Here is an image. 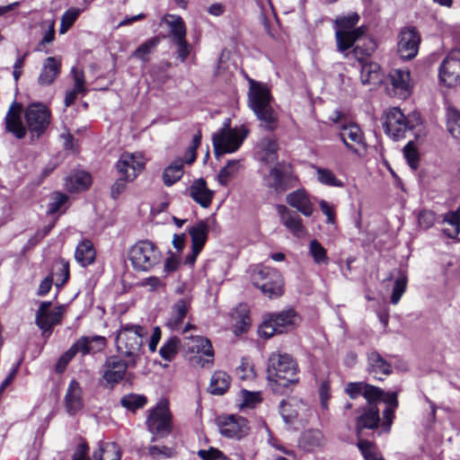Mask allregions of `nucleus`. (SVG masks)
Wrapping results in <instances>:
<instances>
[{
	"instance_id": "aec40b11",
	"label": "nucleus",
	"mask_w": 460,
	"mask_h": 460,
	"mask_svg": "<svg viewBox=\"0 0 460 460\" xmlns=\"http://www.w3.org/2000/svg\"><path fill=\"white\" fill-rule=\"evenodd\" d=\"M380 423L379 409L376 404H367L356 419L355 429L358 437L364 429H376Z\"/></svg>"
},
{
	"instance_id": "680f3d73",
	"label": "nucleus",
	"mask_w": 460,
	"mask_h": 460,
	"mask_svg": "<svg viewBox=\"0 0 460 460\" xmlns=\"http://www.w3.org/2000/svg\"><path fill=\"white\" fill-rule=\"evenodd\" d=\"M365 382H349L345 386V393L350 399L355 400L359 396H364Z\"/></svg>"
},
{
	"instance_id": "cd10ccee",
	"label": "nucleus",
	"mask_w": 460,
	"mask_h": 460,
	"mask_svg": "<svg viewBox=\"0 0 460 460\" xmlns=\"http://www.w3.org/2000/svg\"><path fill=\"white\" fill-rule=\"evenodd\" d=\"M394 279V284L391 296V303L397 305L407 288V276L401 269L393 270L385 280Z\"/></svg>"
},
{
	"instance_id": "4d7b16f0",
	"label": "nucleus",
	"mask_w": 460,
	"mask_h": 460,
	"mask_svg": "<svg viewBox=\"0 0 460 460\" xmlns=\"http://www.w3.org/2000/svg\"><path fill=\"white\" fill-rule=\"evenodd\" d=\"M404 157L411 169L416 170L419 166V153L412 141H410L403 147Z\"/></svg>"
},
{
	"instance_id": "c85d7f7f",
	"label": "nucleus",
	"mask_w": 460,
	"mask_h": 460,
	"mask_svg": "<svg viewBox=\"0 0 460 460\" xmlns=\"http://www.w3.org/2000/svg\"><path fill=\"white\" fill-rule=\"evenodd\" d=\"M209 231L208 219L201 220L192 226L189 227L188 233L191 238L192 248H197L202 251L207 240Z\"/></svg>"
},
{
	"instance_id": "bb28decb",
	"label": "nucleus",
	"mask_w": 460,
	"mask_h": 460,
	"mask_svg": "<svg viewBox=\"0 0 460 460\" xmlns=\"http://www.w3.org/2000/svg\"><path fill=\"white\" fill-rule=\"evenodd\" d=\"M282 224L295 235L300 237L305 234V228L303 226L301 217L287 207L280 205L278 207Z\"/></svg>"
},
{
	"instance_id": "603ef678",
	"label": "nucleus",
	"mask_w": 460,
	"mask_h": 460,
	"mask_svg": "<svg viewBox=\"0 0 460 460\" xmlns=\"http://www.w3.org/2000/svg\"><path fill=\"white\" fill-rule=\"evenodd\" d=\"M317 180L324 185L332 186V187H343V182L337 179L334 173L325 168L317 167L316 168Z\"/></svg>"
},
{
	"instance_id": "a18cd8bd",
	"label": "nucleus",
	"mask_w": 460,
	"mask_h": 460,
	"mask_svg": "<svg viewBox=\"0 0 460 460\" xmlns=\"http://www.w3.org/2000/svg\"><path fill=\"white\" fill-rule=\"evenodd\" d=\"M146 402V396L136 394H126L120 399L121 405L131 411L143 408Z\"/></svg>"
},
{
	"instance_id": "bf43d9fd",
	"label": "nucleus",
	"mask_w": 460,
	"mask_h": 460,
	"mask_svg": "<svg viewBox=\"0 0 460 460\" xmlns=\"http://www.w3.org/2000/svg\"><path fill=\"white\" fill-rule=\"evenodd\" d=\"M279 412L286 423H291L297 416V411L289 402L281 401Z\"/></svg>"
},
{
	"instance_id": "4c0bfd02",
	"label": "nucleus",
	"mask_w": 460,
	"mask_h": 460,
	"mask_svg": "<svg viewBox=\"0 0 460 460\" xmlns=\"http://www.w3.org/2000/svg\"><path fill=\"white\" fill-rule=\"evenodd\" d=\"M258 148L261 153V159L265 163H273L278 159L277 150L278 143L272 137H263L258 144Z\"/></svg>"
},
{
	"instance_id": "4468645a",
	"label": "nucleus",
	"mask_w": 460,
	"mask_h": 460,
	"mask_svg": "<svg viewBox=\"0 0 460 460\" xmlns=\"http://www.w3.org/2000/svg\"><path fill=\"white\" fill-rule=\"evenodd\" d=\"M146 163L143 156L137 153H123L116 164L118 172L127 179L133 181L144 170Z\"/></svg>"
},
{
	"instance_id": "2f4dec72",
	"label": "nucleus",
	"mask_w": 460,
	"mask_h": 460,
	"mask_svg": "<svg viewBox=\"0 0 460 460\" xmlns=\"http://www.w3.org/2000/svg\"><path fill=\"white\" fill-rule=\"evenodd\" d=\"M231 377L222 370L215 371L211 376L208 391L214 395H223L230 387Z\"/></svg>"
},
{
	"instance_id": "052dcab7",
	"label": "nucleus",
	"mask_w": 460,
	"mask_h": 460,
	"mask_svg": "<svg viewBox=\"0 0 460 460\" xmlns=\"http://www.w3.org/2000/svg\"><path fill=\"white\" fill-rule=\"evenodd\" d=\"M160 26L164 29H184V22L179 15L166 14L161 21Z\"/></svg>"
},
{
	"instance_id": "f8f14e48",
	"label": "nucleus",
	"mask_w": 460,
	"mask_h": 460,
	"mask_svg": "<svg viewBox=\"0 0 460 460\" xmlns=\"http://www.w3.org/2000/svg\"><path fill=\"white\" fill-rule=\"evenodd\" d=\"M51 301L41 302L35 314V323L41 330V334L45 338L51 334L55 325L61 323L66 311V306L63 305L51 311Z\"/></svg>"
},
{
	"instance_id": "9b49d317",
	"label": "nucleus",
	"mask_w": 460,
	"mask_h": 460,
	"mask_svg": "<svg viewBox=\"0 0 460 460\" xmlns=\"http://www.w3.org/2000/svg\"><path fill=\"white\" fill-rule=\"evenodd\" d=\"M296 314L288 309L278 314H270L264 317L260 325L259 333L264 338H271L275 334L283 333L292 329L296 324Z\"/></svg>"
},
{
	"instance_id": "8fccbe9b",
	"label": "nucleus",
	"mask_w": 460,
	"mask_h": 460,
	"mask_svg": "<svg viewBox=\"0 0 460 460\" xmlns=\"http://www.w3.org/2000/svg\"><path fill=\"white\" fill-rule=\"evenodd\" d=\"M309 252L316 264H328L326 249L315 239L309 243Z\"/></svg>"
},
{
	"instance_id": "79ce46f5",
	"label": "nucleus",
	"mask_w": 460,
	"mask_h": 460,
	"mask_svg": "<svg viewBox=\"0 0 460 460\" xmlns=\"http://www.w3.org/2000/svg\"><path fill=\"white\" fill-rule=\"evenodd\" d=\"M56 278V286L63 287L69 279V262L64 259H58L54 262L53 273L51 275Z\"/></svg>"
},
{
	"instance_id": "473e14b6",
	"label": "nucleus",
	"mask_w": 460,
	"mask_h": 460,
	"mask_svg": "<svg viewBox=\"0 0 460 460\" xmlns=\"http://www.w3.org/2000/svg\"><path fill=\"white\" fill-rule=\"evenodd\" d=\"M121 451L115 442H99V447L93 453V460H120Z\"/></svg>"
},
{
	"instance_id": "ea45409f",
	"label": "nucleus",
	"mask_w": 460,
	"mask_h": 460,
	"mask_svg": "<svg viewBox=\"0 0 460 460\" xmlns=\"http://www.w3.org/2000/svg\"><path fill=\"white\" fill-rule=\"evenodd\" d=\"M265 180L267 181V186L276 192L281 193L288 189L284 173L278 167H272Z\"/></svg>"
},
{
	"instance_id": "0e129e2a",
	"label": "nucleus",
	"mask_w": 460,
	"mask_h": 460,
	"mask_svg": "<svg viewBox=\"0 0 460 460\" xmlns=\"http://www.w3.org/2000/svg\"><path fill=\"white\" fill-rule=\"evenodd\" d=\"M419 225L424 229L430 228L436 221V215L430 210H421L418 217Z\"/></svg>"
},
{
	"instance_id": "e2e57ef3",
	"label": "nucleus",
	"mask_w": 460,
	"mask_h": 460,
	"mask_svg": "<svg viewBox=\"0 0 460 460\" xmlns=\"http://www.w3.org/2000/svg\"><path fill=\"white\" fill-rule=\"evenodd\" d=\"M66 200V195L60 192L53 193L51 201L48 205V213L51 215L57 213Z\"/></svg>"
},
{
	"instance_id": "423d86ee",
	"label": "nucleus",
	"mask_w": 460,
	"mask_h": 460,
	"mask_svg": "<svg viewBox=\"0 0 460 460\" xmlns=\"http://www.w3.org/2000/svg\"><path fill=\"white\" fill-rule=\"evenodd\" d=\"M128 258L135 270L147 272L160 263L162 253L153 242L141 240L129 248Z\"/></svg>"
},
{
	"instance_id": "39448f33",
	"label": "nucleus",
	"mask_w": 460,
	"mask_h": 460,
	"mask_svg": "<svg viewBox=\"0 0 460 460\" xmlns=\"http://www.w3.org/2000/svg\"><path fill=\"white\" fill-rule=\"evenodd\" d=\"M249 133V128L244 125L231 128L230 120L227 119L224 127L212 137L215 155L218 157L237 151Z\"/></svg>"
},
{
	"instance_id": "5fc2aeb1",
	"label": "nucleus",
	"mask_w": 460,
	"mask_h": 460,
	"mask_svg": "<svg viewBox=\"0 0 460 460\" xmlns=\"http://www.w3.org/2000/svg\"><path fill=\"white\" fill-rule=\"evenodd\" d=\"M363 392V397L367 400V404H376V402L382 401V397L385 394L381 388L367 383Z\"/></svg>"
},
{
	"instance_id": "09e8293b",
	"label": "nucleus",
	"mask_w": 460,
	"mask_h": 460,
	"mask_svg": "<svg viewBox=\"0 0 460 460\" xmlns=\"http://www.w3.org/2000/svg\"><path fill=\"white\" fill-rule=\"evenodd\" d=\"M240 168L239 161H229L218 172L217 179L221 185L226 186L234 177Z\"/></svg>"
},
{
	"instance_id": "f704fd0d",
	"label": "nucleus",
	"mask_w": 460,
	"mask_h": 460,
	"mask_svg": "<svg viewBox=\"0 0 460 460\" xmlns=\"http://www.w3.org/2000/svg\"><path fill=\"white\" fill-rule=\"evenodd\" d=\"M183 160L178 158L164 170L163 182L165 186H172L181 180L183 175Z\"/></svg>"
},
{
	"instance_id": "393cba45",
	"label": "nucleus",
	"mask_w": 460,
	"mask_h": 460,
	"mask_svg": "<svg viewBox=\"0 0 460 460\" xmlns=\"http://www.w3.org/2000/svg\"><path fill=\"white\" fill-rule=\"evenodd\" d=\"M191 305L190 298H181L177 300L171 307L170 316L165 325L172 330H176L183 323Z\"/></svg>"
},
{
	"instance_id": "6e6d98bb",
	"label": "nucleus",
	"mask_w": 460,
	"mask_h": 460,
	"mask_svg": "<svg viewBox=\"0 0 460 460\" xmlns=\"http://www.w3.org/2000/svg\"><path fill=\"white\" fill-rule=\"evenodd\" d=\"M159 40L152 38L142 43L132 54L133 57L146 60V56L157 46Z\"/></svg>"
},
{
	"instance_id": "e433bc0d",
	"label": "nucleus",
	"mask_w": 460,
	"mask_h": 460,
	"mask_svg": "<svg viewBox=\"0 0 460 460\" xmlns=\"http://www.w3.org/2000/svg\"><path fill=\"white\" fill-rule=\"evenodd\" d=\"M380 66L376 63H366L360 70V80L363 84H377L382 82Z\"/></svg>"
},
{
	"instance_id": "49530a36",
	"label": "nucleus",
	"mask_w": 460,
	"mask_h": 460,
	"mask_svg": "<svg viewBox=\"0 0 460 460\" xmlns=\"http://www.w3.org/2000/svg\"><path fill=\"white\" fill-rule=\"evenodd\" d=\"M147 453H148V456L154 460H158L161 457L169 459V458H173V457L177 456V451L175 448L170 447H167L164 445H163V446H157V445L149 446L147 447Z\"/></svg>"
},
{
	"instance_id": "20e7f679",
	"label": "nucleus",
	"mask_w": 460,
	"mask_h": 460,
	"mask_svg": "<svg viewBox=\"0 0 460 460\" xmlns=\"http://www.w3.org/2000/svg\"><path fill=\"white\" fill-rule=\"evenodd\" d=\"M144 327L137 324H124L116 337L117 350L130 358V365L136 366L143 345V338L146 335Z\"/></svg>"
},
{
	"instance_id": "774afa93",
	"label": "nucleus",
	"mask_w": 460,
	"mask_h": 460,
	"mask_svg": "<svg viewBox=\"0 0 460 460\" xmlns=\"http://www.w3.org/2000/svg\"><path fill=\"white\" fill-rule=\"evenodd\" d=\"M80 13V10L78 8H70L68 9L61 18V28L60 29H69L77 19Z\"/></svg>"
},
{
	"instance_id": "1a4fd4ad",
	"label": "nucleus",
	"mask_w": 460,
	"mask_h": 460,
	"mask_svg": "<svg viewBox=\"0 0 460 460\" xmlns=\"http://www.w3.org/2000/svg\"><path fill=\"white\" fill-rule=\"evenodd\" d=\"M252 284L270 298L283 294V279L279 271L275 269L259 265L251 275Z\"/></svg>"
},
{
	"instance_id": "f257e3e1",
	"label": "nucleus",
	"mask_w": 460,
	"mask_h": 460,
	"mask_svg": "<svg viewBox=\"0 0 460 460\" xmlns=\"http://www.w3.org/2000/svg\"><path fill=\"white\" fill-rule=\"evenodd\" d=\"M22 105L13 102L5 115V130L16 138L22 139L27 131L31 140L39 139L48 129L51 121V112L43 103H31L24 111L26 126L22 120Z\"/></svg>"
},
{
	"instance_id": "6e6552de",
	"label": "nucleus",
	"mask_w": 460,
	"mask_h": 460,
	"mask_svg": "<svg viewBox=\"0 0 460 460\" xmlns=\"http://www.w3.org/2000/svg\"><path fill=\"white\" fill-rule=\"evenodd\" d=\"M365 31H336L338 50L344 52L354 47L356 56H370L376 48L375 40L364 33Z\"/></svg>"
},
{
	"instance_id": "f3484780",
	"label": "nucleus",
	"mask_w": 460,
	"mask_h": 460,
	"mask_svg": "<svg viewBox=\"0 0 460 460\" xmlns=\"http://www.w3.org/2000/svg\"><path fill=\"white\" fill-rule=\"evenodd\" d=\"M339 136L346 147L354 154L366 151L367 145L360 128L353 123L343 125Z\"/></svg>"
},
{
	"instance_id": "864d4df0",
	"label": "nucleus",
	"mask_w": 460,
	"mask_h": 460,
	"mask_svg": "<svg viewBox=\"0 0 460 460\" xmlns=\"http://www.w3.org/2000/svg\"><path fill=\"white\" fill-rule=\"evenodd\" d=\"M357 446L365 460H385L374 450L375 445L373 442L360 438Z\"/></svg>"
},
{
	"instance_id": "9d476101",
	"label": "nucleus",
	"mask_w": 460,
	"mask_h": 460,
	"mask_svg": "<svg viewBox=\"0 0 460 460\" xmlns=\"http://www.w3.org/2000/svg\"><path fill=\"white\" fill-rule=\"evenodd\" d=\"M146 425L152 434L151 442L164 438L172 432V414L166 402H158L149 411Z\"/></svg>"
},
{
	"instance_id": "412c9836",
	"label": "nucleus",
	"mask_w": 460,
	"mask_h": 460,
	"mask_svg": "<svg viewBox=\"0 0 460 460\" xmlns=\"http://www.w3.org/2000/svg\"><path fill=\"white\" fill-rule=\"evenodd\" d=\"M388 78L394 95L401 99H405L410 95L411 85L409 70L393 69L390 71Z\"/></svg>"
},
{
	"instance_id": "0eeeda50",
	"label": "nucleus",
	"mask_w": 460,
	"mask_h": 460,
	"mask_svg": "<svg viewBox=\"0 0 460 460\" xmlns=\"http://www.w3.org/2000/svg\"><path fill=\"white\" fill-rule=\"evenodd\" d=\"M421 124L420 117L416 114L405 116L401 109L393 107L385 111L383 127L385 133L394 140L405 137L407 131L414 129Z\"/></svg>"
},
{
	"instance_id": "3c124183",
	"label": "nucleus",
	"mask_w": 460,
	"mask_h": 460,
	"mask_svg": "<svg viewBox=\"0 0 460 460\" xmlns=\"http://www.w3.org/2000/svg\"><path fill=\"white\" fill-rule=\"evenodd\" d=\"M444 222L452 226L453 229H445L444 233L450 238H456L460 233V208L445 215Z\"/></svg>"
},
{
	"instance_id": "a878e982",
	"label": "nucleus",
	"mask_w": 460,
	"mask_h": 460,
	"mask_svg": "<svg viewBox=\"0 0 460 460\" xmlns=\"http://www.w3.org/2000/svg\"><path fill=\"white\" fill-rule=\"evenodd\" d=\"M287 203L303 214L305 217H310L314 212V204L308 194L304 190H296L286 197Z\"/></svg>"
},
{
	"instance_id": "f03ea898",
	"label": "nucleus",
	"mask_w": 460,
	"mask_h": 460,
	"mask_svg": "<svg viewBox=\"0 0 460 460\" xmlns=\"http://www.w3.org/2000/svg\"><path fill=\"white\" fill-rule=\"evenodd\" d=\"M268 379L274 384L273 390L281 393V388L297 382V364L288 354L274 352L269 358Z\"/></svg>"
},
{
	"instance_id": "dca6fc26",
	"label": "nucleus",
	"mask_w": 460,
	"mask_h": 460,
	"mask_svg": "<svg viewBox=\"0 0 460 460\" xmlns=\"http://www.w3.org/2000/svg\"><path fill=\"white\" fill-rule=\"evenodd\" d=\"M439 77L449 87L460 84V50L451 51L443 60Z\"/></svg>"
},
{
	"instance_id": "b1692460",
	"label": "nucleus",
	"mask_w": 460,
	"mask_h": 460,
	"mask_svg": "<svg viewBox=\"0 0 460 460\" xmlns=\"http://www.w3.org/2000/svg\"><path fill=\"white\" fill-rule=\"evenodd\" d=\"M65 406L69 415H75L84 407L83 391L76 380H72L65 395Z\"/></svg>"
},
{
	"instance_id": "58836bf2",
	"label": "nucleus",
	"mask_w": 460,
	"mask_h": 460,
	"mask_svg": "<svg viewBox=\"0 0 460 460\" xmlns=\"http://www.w3.org/2000/svg\"><path fill=\"white\" fill-rule=\"evenodd\" d=\"M172 42L177 47V54L181 62H184L191 51V45L186 40V31H171Z\"/></svg>"
},
{
	"instance_id": "5701e85b",
	"label": "nucleus",
	"mask_w": 460,
	"mask_h": 460,
	"mask_svg": "<svg viewBox=\"0 0 460 460\" xmlns=\"http://www.w3.org/2000/svg\"><path fill=\"white\" fill-rule=\"evenodd\" d=\"M190 197L202 208H208L214 198V191L209 190L203 178L195 180L188 190Z\"/></svg>"
},
{
	"instance_id": "338daca9",
	"label": "nucleus",
	"mask_w": 460,
	"mask_h": 460,
	"mask_svg": "<svg viewBox=\"0 0 460 460\" xmlns=\"http://www.w3.org/2000/svg\"><path fill=\"white\" fill-rule=\"evenodd\" d=\"M198 456L202 460H225L226 456L224 454L217 448L210 447L208 450L200 449L198 451Z\"/></svg>"
},
{
	"instance_id": "69168bd1",
	"label": "nucleus",
	"mask_w": 460,
	"mask_h": 460,
	"mask_svg": "<svg viewBox=\"0 0 460 460\" xmlns=\"http://www.w3.org/2000/svg\"><path fill=\"white\" fill-rule=\"evenodd\" d=\"M319 397L323 409H328V402L331 398V385L328 380H323L319 386Z\"/></svg>"
},
{
	"instance_id": "7ed1b4c3",
	"label": "nucleus",
	"mask_w": 460,
	"mask_h": 460,
	"mask_svg": "<svg viewBox=\"0 0 460 460\" xmlns=\"http://www.w3.org/2000/svg\"><path fill=\"white\" fill-rule=\"evenodd\" d=\"M248 97L249 106L261 122V126L270 131L276 129L278 116L270 106L271 96L269 89L265 85L252 82Z\"/></svg>"
},
{
	"instance_id": "4be33fe9",
	"label": "nucleus",
	"mask_w": 460,
	"mask_h": 460,
	"mask_svg": "<svg viewBox=\"0 0 460 460\" xmlns=\"http://www.w3.org/2000/svg\"><path fill=\"white\" fill-rule=\"evenodd\" d=\"M62 60L60 57H49L44 59L38 77V84L41 86L51 85L61 73Z\"/></svg>"
},
{
	"instance_id": "2eb2a0df",
	"label": "nucleus",
	"mask_w": 460,
	"mask_h": 460,
	"mask_svg": "<svg viewBox=\"0 0 460 460\" xmlns=\"http://www.w3.org/2000/svg\"><path fill=\"white\" fill-rule=\"evenodd\" d=\"M220 434L229 438L241 439L248 435V420L237 415H228L218 420Z\"/></svg>"
},
{
	"instance_id": "de8ad7c7",
	"label": "nucleus",
	"mask_w": 460,
	"mask_h": 460,
	"mask_svg": "<svg viewBox=\"0 0 460 460\" xmlns=\"http://www.w3.org/2000/svg\"><path fill=\"white\" fill-rule=\"evenodd\" d=\"M301 442L307 449L321 447L323 444V435L319 429H309L303 433Z\"/></svg>"
},
{
	"instance_id": "a211bd4d",
	"label": "nucleus",
	"mask_w": 460,
	"mask_h": 460,
	"mask_svg": "<svg viewBox=\"0 0 460 460\" xmlns=\"http://www.w3.org/2000/svg\"><path fill=\"white\" fill-rule=\"evenodd\" d=\"M394 358V357L392 355L384 357L376 349L368 352L367 356V372L377 379L382 380V376H387L393 373V365L391 360Z\"/></svg>"
},
{
	"instance_id": "ddd939ff",
	"label": "nucleus",
	"mask_w": 460,
	"mask_h": 460,
	"mask_svg": "<svg viewBox=\"0 0 460 460\" xmlns=\"http://www.w3.org/2000/svg\"><path fill=\"white\" fill-rule=\"evenodd\" d=\"M134 367L130 365V359L127 362L117 355L109 356L105 358L100 374L106 385L112 388L124 379L127 369Z\"/></svg>"
},
{
	"instance_id": "c03bdc74",
	"label": "nucleus",
	"mask_w": 460,
	"mask_h": 460,
	"mask_svg": "<svg viewBox=\"0 0 460 460\" xmlns=\"http://www.w3.org/2000/svg\"><path fill=\"white\" fill-rule=\"evenodd\" d=\"M447 127L452 137L460 140V111L454 107L447 109Z\"/></svg>"
},
{
	"instance_id": "c9c22d12",
	"label": "nucleus",
	"mask_w": 460,
	"mask_h": 460,
	"mask_svg": "<svg viewBox=\"0 0 460 460\" xmlns=\"http://www.w3.org/2000/svg\"><path fill=\"white\" fill-rule=\"evenodd\" d=\"M91 183V175L84 171L77 172L66 179V187L69 191L84 190Z\"/></svg>"
},
{
	"instance_id": "a19ab883",
	"label": "nucleus",
	"mask_w": 460,
	"mask_h": 460,
	"mask_svg": "<svg viewBox=\"0 0 460 460\" xmlns=\"http://www.w3.org/2000/svg\"><path fill=\"white\" fill-rule=\"evenodd\" d=\"M233 318L235 320L234 332L243 333L250 325V316L247 305H240L233 313Z\"/></svg>"
},
{
	"instance_id": "72a5a7b5",
	"label": "nucleus",
	"mask_w": 460,
	"mask_h": 460,
	"mask_svg": "<svg viewBox=\"0 0 460 460\" xmlns=\"http://www.w3.org/2000/svg\"><path fill=\"white\" fill-rule=\"evenodd\" d=\"M95 256V249L90 240H83L77 244L75 258L82 267H86L93 263Z\"/></svg>"
},
{
	"instance_id": "c756f323",
	"label": "nucleus",
	"mask_w": 460,
	"mask_h": 460,
	"mask_svg": "<svg viewBox=\"0 0 460 460\" xmlns=\"http://www.w3.org/2000/svg\"><path fill=\"white\" fill-rule=\"evenodd\" d=\"M188 349L192 353L202 354L208 357L206 362L212 363L214 358V350L210 341L203 336H190L188 338Z\"/></svg>"
},
{
	"instance_id": "37998d69",
	"label": "nucleus",
	"mask_w": 460,
	"mask_h": 460,
	"mask_svg": "<svg viewBox=\"0 0 460 460\" xmlns=\"http://www.w3.org/2000/svg\"><path fill=\"white\" fill-rule=\"evenodd\" d=\"M181 345V341L178 337L173 336L164 341L159 349L160 356L166 361H172Z\"/></svg>"
},
{
	"instance_id": "13d9d810",
	"label": "nucleus",
	"mask_w": 460,
	"mask_h": 460,
	"mask_svg": "<svg viewBox=\"0 0 460 460\" xmlns=\"http://www.w3.org/2000/svg\"><path fill=\"white\" fill-rule=\"evenodd\" d=\"M358 21L359 15L357 13H350L336 18L335 22L338 29H353Z\"/></svg>"
},
{
	"instance_id": "7c9ffc66",
	"label": "nucleus",
	"mask_w": 460,
	"mask_h": 460,
	"mask_svg": "<svg viewBox=\"0 0 460 460\" xmlns=\"http://www.w3.org/2000/svg\"><path fill=\"white\" fill-rule=\"evenodd\" d=\"M93 342L98 343L99 347L96 349L101 350L106 346V338L100 335H93L92 337L83 336L72 347L76 354L81 353L83 356H85L94 349L92 346Z\"/></svg>"
},
{
	"instance_id": "6ab92c4d",
	"label": "nucleus",
	"mask_w": 460,
	"mask_h": 460,
	"mask_svg": "<svg viewBox=\"0 0 460 460\" xmlns=\"http://www.w3.org/2000/svg\"><path fill=\"white\" fill-rule=\"evenodd\" d=\"M420 36L418 31H401L398 37L397 52L404 60L415 58L419 51Z\"/></svg>"
}]
</instances>
